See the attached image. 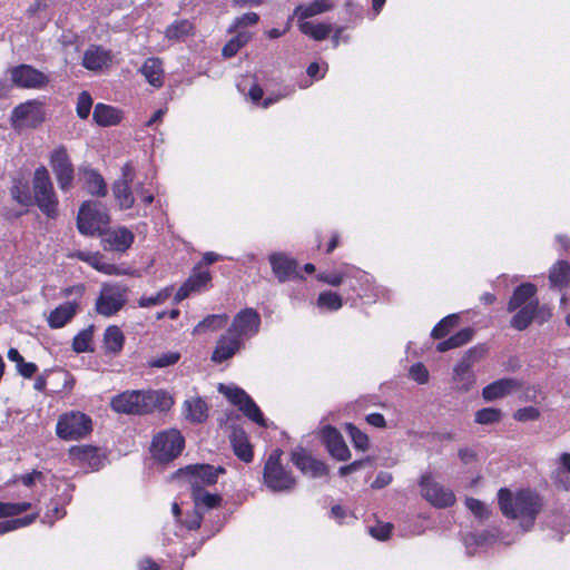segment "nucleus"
I'll list each match as a JSON object with an SVG mask.
<instances>
[{"label": "nucleus", "mask_w": 570, "mask_h": 570, "mask_svg": "<svg viewBox=\"0 0 570 570\" xmlns=\"http://www.w3.org/2000/svg\"><path fill=\"white\" fill-rule=\"evenodd\" d=\"M498 500L503 515L517 520L523 531L533 528L537 515L543 508L541 497L529 490L512 492L503 488L499 490Z\"/></svg>", "instance_id": "nucleus-1"}, {"label": "nucleus", "mask_w": 570, "mask_h": 570, "mask_svg": "<svg viewBox=\"0 0 570 570\" xmlns=\"http://www.w3.org/2000/svg\"><path fill=\"white\" fill-rule=\"evenodd\" d=\"M174 404L165 391H125L111 399L110 406L117 413L147 414L155 410L167 411Z\"/></svg>", "instance_id": "nucleus-2"}, {"label": "nucleus", "mask_w": 570, "mask_h": 570, "mask_svg": "<svg viewBox=\"0 0 570 570\" xmlns=\"http://www.w3.org/2000/svg\"><path fill=\"white\" fill-rule=\"evenodd\" d=\"M32 195L36 205L48 217L58 216V196L48 169L45 166L36 168L32 177Z\"/></svg>", "instance_id": "nucleus-3"}, {"label": "nucleus", "mask_w": 570, "mask_h": 570, "mask_svg": "<svg viewBox=\"0 0 570 570\" xmlns=\"http://www.w3.org/2000/svg\"><path fill=\"white\" fill-rule=\"evenodd\" d=\"M128 301V287L120 283L102 284L95 302V311L104 317H111L120 312Z\"/></svg>", "instance_id": "nucleus-4"}, {"label": "nucleus", "mask_w": 570, "mask_h": 570, "mask_svg": "<svg viewBox=\"0 0 570 570\" xmlns=\"http://www.w3.org/2000/svg\"><path fill=\"white\" fill-rule=\"evenodd\" d=\"M282 451L271 453L264 465L263 479L266 487L273 492H285L294 489L295 478L281 464Z\"/></svg>", "instance_id": "nucleus-5"}, {"label": "nucleus", "mask_w": 570, "mask_h": 570, "mask_svg": "<svg viewBox=\"0 0 570 570\" xmlns=\"http://www.w3.org/2000/svg\"><path fill=\"white\" fill-rule=\"evenodd\" d=\"M92 429L91 419L81 412L62 414L57 422L56 432L62 440H78L85 438Z\"/></svg>", "instance_id": "nucleus-6"}, {"label": "nucleus", "mask_w": 570, "mask_h": 570, "mask_svg": "<svg viewBox=\"0 0 570 570\" xmlns=\"http://www.w3.org/2000/svg\"><path fill=\"white\" fill-rule=\"evenodd\" d=\"M109 223V215L100 204L86 202L81 205L77 226L81 234L94 235Z\"/></svg>", "instance_id": "nucleus-7"}, {"label": "nucleus", "mask_w": 570, "mask_h": 570, "mask_svg": "<svg viewBox=\"0 0 570 570\" xmlns=\"http://www.w3.org/2000/svg\"><path fill=\"white\" fill-rule=\"evenodd\" d=\"M184 443L185 440L179 431L167 430L154 438L151 452L158 461L169 462L180 454Z\"/></svg>", "instance_id": "nucleus-8"}, {"label": "nucleus", "mask_w": 570, "mask_h": 570, "mask_svg": "<svg viewBox=\"0 0 570 570\" xmlns=\"http://www.w3.org/2000/svg\"><path fill=\"white\" fill-rule=\"evenodd\" d=\"M49 164L60 190H70L73 186L75 168L67 148L62 145L56 147L49 155Z\"/></svg>", "instance_id": "nucleus-9"}, {"label": "nucleus", "mask_w": 570, "mask_h": 570, "mask_svg": "<svg viewBox=\"0 0 570 570\" xmlns=\"http://www.w3.org/2000/svg\"><path fill=\"white\" fill-rule=\"evenodd\" d=\"M218 391L224 394L234 405H236L249 420L261 426L266 425L265 419L259 407L244 390L237 386L219 384Z\"/></svg>", "instance_id": "nucleus-10"}, {"label": "nucleus", "mask_w": 570, "mask_h": 570, "mask_svg": "<svg viewBox=\"0 0 570 570\" xmlns=\"http://www.w3.org/2000/svg\"><path fill=\"white\" fill-rule=\"evenodd\" d=\"M483 354V347L474 346L468 350L462 360L455 365L453 370V382L459 391L468 392L474 385L475 376L472 371V365L480 360Z\"/></svg>", "instance_id": "nucleus-11"}, {"label": "nucleus", "mask_w": 570, "mask_h": 570, "mask_svg": "<svg viewBox=\"0 0 570 570\" xmlns=\"http://www.w3.org/2000/svg\"><path fill=\"white\" fill-rule=\"evenodd\" d=\"M422 497L435 508H448L454 504L453 491L435 481L431 474H423L420 479Z\"/></svg>", "instance_id": "nucleus-12"}, {"label": "nucleus", "mask_w": 570, "mask_h": 570, "mask_svg": "<svg viewBox=\"0 0 570 570\" xmlns=\"http://www.w3.org/2000/svg\"><path fill=\"white\" fill-rule=\"evenodd\" d=\"M259 313L252 307H247L239 311L234 316L233 323L228 330L244 341L245 338L255 336L259 332Z\"/></svg>", "instance_id": "nucleus-13"}, {"label": "nucleus", "mask_w": 570, "mask_h": 570, "mask_svg": "<svg viewBox=\"0 0 570 570\" xmlns=\"http://www.w3.org/2000/svg\"><path fill=\"white\" fill-rule=\"evenodd\" d=\"M12 82L19 88L38 89L47 85L48 77L29 65H20L10 70Z\"/></svg>", "instance_id": "nucleus-14"}, {"label": "nucleus", "mask_w": 570, "mask_h": 570, "mask_svg": "<svg viewBox=\"0 0 570 570\" xmlns=\"http://www.w3.org/2000/svg\"><path fill=\"white\" fill-rule=\"evenodd\" d=\"M134 240L135 235L126 227L109 228L101 233V245L105 250L124 253Z\"/></svg>", "instance_id": "nucleus-15"}, {"label": "nucleus", "mask_w": 570, "mask_h": 570, "mask_svg": "<svg viewBox=\"0 0 570 570\" xmlns=\"http://www.w3.org/2000/svg\"><path fill=\"white\" fill-rule=\"evenodd\" d=\"M132 181V168L129 164L122 167V176L115 181L112 186L114 197L120 209H129L135 203L134 194L130 189Z\"/></svg>", "instance_id": "nucleus-16"}, {"label": "nucleus", "mask_w": 570, "mask_h": 570, "mask_svg": "<svg viewBox=\"0 0 570 570\" xmlns=\"http://www.w3.org/2000/svg\"><path fill=\"white\" fill-rule=\"evenodd\" d=\"M291 459L302 473L308 474L312 478L322 476L327 472L326 465L323 462L312 458L309 453L302 448L294 450L291 454Z\"/></svg>", "instance_id": "nucleus-17"}, {"label": "nucleus", "mask_w": 570, "mask_h": 570, "mask_svg": "<svg viewBox=\"0 0 570 570\" xmlns=\"http://www.w3.org/2000/svg\"><path fill=\"white\" fill-rule=\"evenodd\" d=\"M268 261L272 272L279 283L287 282L296 274L297 262L284 253H272Z\"/></svg>", "instance_id": "nucleus-18"}, {"label": "nucleus", "mask_w": 570, "mask_h": 570, "mask_svg": "<svg viewBox=\"0 0 570 570\" xmlns=\"http://www.w3.org/2000/svg\"><path fill=\"white\" fill-rule=\"evenodd\" d=\"M243 340L228 330L227 333L222 335L217 341L212 360L216 363H222L233 357L243 346Z\"/></svg>", "instance_id": "nucleus-19"}, {"label": "nucleus", "mask_w": 570, "mask_h": 570, "mask_svg": "<svg viewBox=\"0 0 570 570\" xmlns=\"http://www.w3.org/2000/svg\"><path fill=\"white\" fill-rule=\"evenodd\" d=\"M322 438L332 456L340 461H346L350 458V450L336 429L330 425L323 428Z\"/></svg>", "instance_id": "nucleus-20"}, {"label": "nucleus", "mask_w": 570, "mask_h": 570, "mask_svg": "<svg viewBox=\"0 0 570 570\" xmlns=\"http://www.w3.org/2000/svg\"><path fill=\"white\" fill-rule=\"evenodd\" d=\"M12 121L17 127H36L42 121L39 106L27 102L16 107L12 111Z\"/></svg>", "instance_id": "nucleus-21"}, {"label": "nucleus", "mask_w": 570, "mask_h": 570, "mask_svg": "<svg viewBox=\"0 0 570 570\" xmlns=\"http://www.w3.org/2000/svg\"><path fill=\"white\" fill-rule=\"evenodd\" d=\"M181 473L189 475L190 479L195 480V484H214L217 482L218 474L224 473L223 468H214L209 464H195L188 465Z\"/></svg>", "instance_id": "nucleus-22"}, {"label": "nucleus", "mask_w": 570, "mask_h": 570, "mask_svg": "<svg viewBox=\"0 0 570 570\" xmlns=\"http://www.w3.org/2000/svg\"><path fill=\"white\" fill-rule=\"evenodd\" d=\"M210 281L208 271H199L195 268L189 278L179 287L175 295V302L179 303L187 298L191 293L200 291Z\"/></svg>", "instance_id": "nucleus-23"}, {"label": "nucleus", "mask_w": 570, "mask_h": 570, "mask_svg": "<svg viewBox=\"0 0 570 570\" xmlns=\"http://www.w3.org/2000/svg\"><path fill=\"white\" fill-rule=\"evenodd\" d=\"M335 8L334 0H314L308 3L298 4L293 12L299 21H306L315 16L332 11Z\"/></svg>", "instance_id": "nucleus-24"}, {"label": "nucleus", "mask_w": 570, "mask_h": 570, "mask_svg": "<svg viewBox=\"0 0 570 570\" xmlns=\"http://www.w3.org/2000/svg\"><path fill=\"white\" fill-rule=\"evenodd\" d=\"M111 62V53L99 46L89 47L82 59V66L91 71L102 70Z\"/></svg>", "instance_id": "nucleus-25"}, {"label": "nucleus", "mask_w": 570, "mask_h": 570, "mask_svg": "<svg viewBox=\"0 0 570 570\" xmlns=\"http://www.w3.org/2000/svg\"><path fill=\"white\" fill-rule=\"evenodd\" d=\"M519 387L520 384L517 380L502 379L487 385L482 391V396L485 401H494L511 394Z\"/></svg>", "instance_id": "nucleus-26"}, {"label": "nucleus", "mask_w": 570, "mask_h": 570, "mask_svg": "<svg viewBox=\"0 0 570 570\" xmlns=\"http://www.w3.org/2000/svg\"><path fill=\"white\" fill-rule=\"evenodd\" d=\"M79 308V305L77 302H67L59 306H57L53 311L50 312L47 321L48 325L51 328H61L67 323H69L75 315L77 314V311Z\"/></svg>", "instance_id": "nucleus-27"}, {"label": "nucleus", "mask_w": 570, "mask_h": 570, "mask_svg": "<svg viewBox=\"0 0 570 570\" xmlns=\"http://www.w3.org/2000/svg\"><path fill=\"white\" fill-rule=\"evenodd\" d=\"M183 414L191 423H203L208 416V407L202 397L194 396L184 402Z\"/></svg>", "instance_id": "nucleus-28"}, {"label": "nucleus", "mask_w": 570, "mask_h": 570, "mask_svg": "<svg viewBox=\"0 0 570 570\" xmlns=\"http://www.w3.org/2000/svg\"><path fill=\"white\" fill-rule=\"evenodd\" d=\"M72 460L86 463L89 468L97 470L101 464V458L97 448L91 445H75L69 450Z\"/></svg>", "instance_id": "nucleus-29"}, {"label": "nucleus", "mask_w": 570, "mask_h": 570, "mask_svg": "<svg viewBox=\"0 0 570 570\" xmlns=\"http://www.w3.org/2000/svg\"><path fill=\"white\" fill-rule=\"evenodd\" d=\"M79 174L85 180L86 187L91 195L99 197L107 195V185L98 171L89 167H80Z\"/></svg>", "instance_id": "nucleus-30"}, {"label": "nucleus", "mask_w": 570, "mask_h": 570, "mask_svg": "<svg viewBox=\"0 0 570 570\" xmlns=\"http://www.w3.org/2000/svg\"><path fill=\"white\" fill-rule=\"evenodd\" d=\"M92 118L99 126H114L120 122L121 112L112 106L97 104L94 109Z\"/></svg>", "instance_id": "nucleus-31"}, {"label": "nucleus", "mask_w": 570, "mask_h": 570, "mask_svg": "<svg viewBox=\"0 0 570 570\" xmlns=\"http://www.w3.org/2000/svg\"><path fill=\"white\" fill-rule=\"evenodd\" d=\"M77 257L80 261L88 263L90 266H92L95 269H97L100 273H104L107 275L125 274V272H121L116 265L105 262L102 259V256L99 253L78 252Z\"/></svg>", "instance_id": "nucleus-32"}, {"label": "nucleus", "mask_w": 570, "mask_h": 570, "mask_svg": "<svg viewBox=\"0 0 570 570\" xmlns=\"http://www.w3.org/2000/svg\"><path fill=\"white\" fill-rule=\"evenodd\" d=\"M140 72L144 75L145 79L154 87L159 88L164 83V69L163 62L158 58H148L142 67L140 68Z\"/></svg>", "instance_id": "nucleus-33"}, {"label": "nucleus", "mask_w": 570, "mask_h": 570, "mask_svg": "<svg viewBox=\"0 0 570 570\" xmlns=\"http://www.w3.org/2000/svg\"><path fill=\"white\" fill-rule=\"evenodd\" d=\"M125 345V335L117 325H110L104 333V347L107 354H119Z\"/></svg>", "instance_id": "nucleus-34"}, {"label": "nucleus", "mask_w": 570, "mask_h": 570, "mask_svg": "<svg viewBox=\"0 0 570 570\" xmlns=\"http://www.w3.org/2000/svg\"><path fill=\"white\" fill-rule=\"evenodd\" d=\"M195 26L188 19L176 20L165 30V38L170 41H183L194 35Z\"/></svg>", "instance_id": "nucleus-35"}, {"label": "nucleus", "mask_w": 570, "mask_h": 570, "mask_svg": "<svg viewBox=\"0 0 570 570\" xmlns=\"http://www.w3.org/2000/svg\"><path fill=\"white\" fill-rule=\"evenodd\" d=\"M535 292L537 287L531 283H523L518 286L508 303V311L514 312L531 302L530 299L535 295Z\"/></svg>", "instance_id": "nucleus-36"}, {"label": "nucleus", "mask_w": 570, "mask_h": 570, "mask_svg": "<svg viewBox=\"0 0 570 570\" xmlns=\"http://www.w3.org/2000/svg\"><path fill=\"white\" fill-rule=\"evenodd\" d=\"M230 443L235 454L243 461L249 462L253 459L252 446L243 430L235 429L230 434Z\"/></svg>", "instance_id": "nucleus-37"}, {"label": "nucleus", "mask_w": 570, "mask_h": 570, "mask_svg": "<svg viewBox=\"0 0 570 570\" xmlns=\"http://www.w3.org/2000/svg\"><path fill=\"white\" fill-rule=\"evenodd\" d=\"M297 26L303 35L316 41L326 39L333 30L332 24L324 22L299 21Z\"/></svg>", "instance_id": "nucleus-38"}, {"label": "nucleus", "mask_w": 570, "mask_h": 570, "mask_svg": "<svg viewBox=\"0 0 570 570\" xmlns=\"http://www.w3.org/2000/svg\"><path fill=\"white\" fill-rule=\"evenodd\" d=\"M535 306L534 301L529 302L524 306L518 308V312L511 320V326L518 331L525 330L534 320Z\"/></svg>", "instance_id": "nucleus-39"}, {"label": "nucleus", "mask_w": 570, "mask_h": 570, "mask_svg": "<svg viewBox=\"0 0 570 570\" xmlns=\"http://www.w3.org/2000/svg\"><path fill=\"white\" fill-rule=\"evenodd\" d=\"M473 337V330L465 327L459 331L456 334L452 335L450 338L440 342L436 345V350L441 353H444L449 350L458 348L468 344Z\"/></svg>", "instance_id": "nucleus-40"}, {"label": "nucleus", "mask_w": 570, "mask_h": 570, "mask_svg": "<svg viewBox=\"0 0 570 570\" xmlns=\"http://www.w3.org/2000/svg\"><path fill=\"white\" fill-rule=\"evenodd\" d=\"M549 279L552 286L563 287L570 283V264L558 262L551 269Z\"/></svg>", "instance_id": "nucleus-41"}, {"label": "nucleus", "mask_w": 570, "mask_h": 570, "mask_svg": "<svg viewBox=\"0 0 570 570\" xmlns=\"http://www.w3.org/2000/svg\"><path fill=\"white\" fill-rule=\"evenodd\" d=\"M252 38V33L248 31H239L234 38H232L222 50L225 58L234 57Z\"/></svg>", "instance_id": "nucleus-42"}, {"label": "nucleus", "mask_w": 570, "mask_h": 570, "mask_svg": "<svg viewBox=\"0 0 570 570\" xmlns=\"http://www.w3.org/2000/svg\"><path fill=\"white\" fill-rule=\"evenodd\" d=\"M459 317L456 314H451L441 320L432 330L431 336L433 338H442L446 336L452 328L458 324Z\"/></svg>", "instance_id": "nucleus-43"}, {"label": "nucleus", "mask_w": 570, "mask_h": 570, "mask_svg": "<svg viewBox=\"0 0 570 570\" xmlns=\"http://www.w3.org/2000/svg\"><path fill=\"white\" fill-rule=\"evenodd\" d=\"M39 512L26 515L23 518L13 519V520H7L0 522V534H4L7 532L17 530L22 527H27L35 522V520L38 518Z\"/></svg>", "instance_id": "nucleus-44"}, {"label": "nucleus", "mask_w": 570, "mask_h": 570, "mask_svg": "<svg viewBox=\"0 0 570 570\" xmlns=\"http://www.w3.org/2000/svg\"><path fill=\"white\" fill-rule=\"evenodd\" d=\"M317 305L330 311H337L342 307V298L337 293L323 292L318 295Z\"/></svg>", "instance_id": "nucleus-45"}, {"label": "nucleus", "mask_w": 570, "mask_h": 570, "mask_svg": "<svg viewBox=\"0 0 570 570\" xmlns=\"http://www.w3.org/2000/svg\"><path fill=\"white\" fill-rule=\"evenodd\" d=\"M501 417V410L494 407H485L475 413V422L483 425L497 423Z\"/></svg>", "instance_id": "nucleus-46"}, {"label": "nucleus", "mask_w": 570, "mask_h": 570, "mask_svg": "<svg viewBox=\"0 0 570 570\" xmlns=\"http://www.w3.org/2000/svg\"><path fill=\"white\" fill-rule=\"evenodd\" d=\"M345 429L353 442V445L356 449L362 450V451L367 450L370 442H368V436L365 433L360 431L352 423H347Z\"/></svg>", "instance_id": "nucleus-47"}, {"label": "nucleus", "mask_w": 570, "mask_h": 570, "mask_svg": "<svg viewBox=\"0 0 570 570\" xmlns=\"http://www.w3.org/2000/svg\"><path fill=\"white\" fill-rule=\"evenodd\" d=\"M31 508L30 502H0V518L18 515L22 512L28 511Z\"/></svg>", "instance_id": "nucleus-48"}, {"label": "nucleus", "mask_w": 570, "mask_h": 570, "mask_svg": "<svg viewBox=\"0 0 570 570\" xmlns=\"http://www.w3.org/2000/svg\"><path fill=\"white\" fill-rule=\"evenodd\" d=\"M179 358L180 354L178 352H166L161 355L150 358L148 361V366L163 368L176 364Z\"/></svg>", "instance_id": "nucleus-49"}, {"label": "nucleus", "mask_w": 570, "mask_h": 570, "mask_svg": "<svg viewBox=\"0 0 570 570\" xmlns=\"http://www.w3.org/2000/svg\"><path fill=\"white\" fill-rule=\"evenodd\" d=\"M194 499L197 507H205L207 509L216 508L222 501L220 495L213 494L206 491L195 492Z\"/></svg>", "instance_id": "nucleus-50"}, {"label": "nucleus", "mask_w": 570, "mask_h": 570, "mask_svg": "<svg viewBox=\"0 0 570 570\" xmlns=\"http://www.w3.org/2000/svg\"><path fill=\"white\" fill-rule=\"evenodd\" d=\"M92 331L87 328L79 332L72 341V348L77 353H83L90 350Z\"/></svg>", "instance_id": "nucleus-51"}, {"label": "nucleus", "mask_w": 570, "mask_h": 570, "mask_svg": "<svg viewBox=\"0 0 570 570\" xmlns=\"http://www.w3.org/2000/svg\"><path fill=\"white\" fill-rule=\"evenodd\" d=\"M228 317L225 314L222 315H209L206 318H204L202 322L198 323V325L195 327V332H202L207 328H220L223 327Z\"/></svg>", "instance_id": "nucleus-52"}, {"label": "nucleus", "mask_w": 570, "mask_h": 570, "mask_svg": "<svg viewBox=\"0 0 570 570\" xmlns=\"http://www.w3.org/2000/svg\"><path fill=\"white\" fill-rule=\"evenodd\" d=\"M353 271L354 268H347L343 273H321L317 275V279L331 286H340L345 277L354 276Z\"/></svg>", "instance_id": "nucleus-53"}, {"label": "nucleus", "mask_w": 570, "mask_h": 570, "mask_svg": "<svg viewBox=\"0 0 570 570\" xmlns=\"http://www.w3.org/2000/svg\"><path fill=\"white\" fill-rule=\"evenodd\" d=\"M258 20H259V17L255 12L244 13V14L235 18V20L228 28V32L229 33L236 32L239 28L245 27V26H254L258 22Z\"/></svg>", "instance_id": "nucleus-54"}, {"label": "nucleus", "mask_w": 570, "mask_h": 570, "mask_svg": "<svg viewBox=\"0 0 570 570\" xmlns=\"http://www.w3.org/2000/svg\"><path fill=\"white\" fill-rule=\"evenodd\" d=\"M465 505L480 520L488 519L490 515L488 507L478 499L466 498Z\"/></svg>", "instance_id": "nucleus-55"}, {"label": "nucleus", "mask_w": 570, "mask_h": 570, "mask_svg": "<svg viewBox=\"0 0 570 570\" xmlns=\"http://www.w3.org/2000/svg\"><path fill=\"white\" fill-rule=\"evenodd\" d=\"M91 107H92V98H91L90 94L87 91H81L78 96L77 108H76L77 115L79 116V118L86 119L90 114Z\"/></svg>", "instance_id": "nucleus-56"}, {"label": "nucleus", "mask_w": 570, "mask_h": 570, "mask_svg": "<svg viewBox=\"0 0 570 570\" xmlns=\"http://www.w3.org/2000/svg\"><path fill=\"white\" fill-rule=\"evenodd\" d=\"M513 417L519 422L535 421L540 417V411L534 406H525L517 410Z\"/></svg>", "instance_id": "nucleus-57"}, {"label": "nucleus", "mask_w": 570, "mask_h": 570, "mask_svg": "<svg viewBox=\"0 0 570 570\" xmlns=\"http://www.w3.org/2000/svg\"><path fill=\"white\" fill-rule=\"evenodd\" d=\"M410 377L419 384L429 382V371L422 363H415L410 367Z\"/></svg>", "instance_id": "nucleus-58"}, {"label": "nucleus", "mask_w": 570, "mask_h": 570, "mask_svg": "<svg viewBox=\"0 0 570 570\" xmlns=\"http://www.w3.org/2000/svg\"><path fill=\"white\" fill-rule=\"evenodd\" d=\"M392 532V525L390 523L377 524L370 528V533L373 538L379 540H386Z\"/></svg>", "instance_id": "nucleus-59"}, {"label": "nucleus", "mask_w": 570, "mask_h": 570, "mask_svg": "<svg viewBox=\"0 0 570 570\" xmlns=\"http://www.w3.org/2000/svg\"><path fill=\"white\" fill-rule=\"evenodd\" d=\"M534 306H535L534 320L538 323L543 324L550 320V317H551L550 308H548L546 305L540 306L537 301H534Z\"/></svg>", "instance_id": "nucleus-60"}, {"label": "nucleus", "mask_w": 570, "mask_h": 570, "mask_svg": "<svg viewBox=\"0 0 570 570\" xmlns=\"http://www.w3.org/2000/svg\"><path fill=\"white\" fill-rule=\"evenodd\" d=\"M17 371L21 376L30 379L38 371V366L32 362L23 361L21 364H19Z\"/></svg>", "instance_id": "nucleus-61"}, {"label": "nucleus", "mask_w": 570, "mask_h": 570, "mask_svg": "<svg viewBox=\"0 0 570 570\" xmlns=\"http://www.w3.org/2000/svg\"><path fill=\"white\" fill-rule=\"evenodd\" d=\"M392 474L386 471H381L372 483V488L382 489L392 482Z\"/></svg>", "instance_id": "nucleus-62"}, {"label": "nucleus", "mask_w": 570, "mask_h": 570, "mask_svg": "<svg viewBox=\"0 0 570 570\" xmlns=\"http://www.w3.org/2000/svg\"><path fill=\"white\" fill-rule=\"evenodd\" d=\"M366 422L375 428H385L386 422L381 413H371L366 415Z\"/></svg>", "instance_id": "nucleus-63"}, {"label": "nucleus", "mask_w": 570, "mask_h": 570, "mask_svg": "<svg viewBox=\"0 0 570 570\" xmlns=\"http://www.w3.org/2000/svg\"><path fill=\"white\" fill-rule=\"evenodd\" d=\"M83 293H85V285H82V284L66 287L61 291V295L65 297H69L72 295L81 297L83 295Z\"/></svg>", "instance_id": "nucleus-64"}]
</instances>
